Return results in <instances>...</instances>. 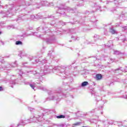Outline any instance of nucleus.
<instances>
[{
  "label": "nucleus",
  "mask_w": 127,
  "mask_h": 127,
  "mask_svg": "<svg viewBox=\"0 0 127 127\" xmlns=\"http://www.w3.org/2000/svg\"><path fill=\"white\" fill-rule=\"evenodd\" d=\"M52 100H57V98H56L55 96H51L47 99V101H52Z\"/></svg>",
  "instance_id": "6"
},
{
  "label": "nucleus",
  "mask_w": 127,
  "mask_h": 127,
  "mask_svg": "<svg viewBox=\"0 0 127 127\" xmlns=\"http://www.w3.org/2000/svg\"><path fill=\"white\" fill-rule=\"evenodd\" d=\"M58 127H67V125L66 124H61L58 126Z\"/></svg>",
  "instance_id": "16"
},
{
  "label": "nucleus",
  "mask_w": 127,
  "mask_h": 127,
  "mask_svg": "<svg viewBox=\"0 0 127 127\" xmlns=\"http://www.w3.org/2000/svg\"><path fill=\"white\" fill-rule=\"evenodd\" d=\"M10 87H11V88H13V86H12V85L10 86Z\"/></svg>",
  "instance_id": "40"
},
{
  "label": "nucleus",
  "mask_w": 127,
  "mask_h": 127,
  "mask_svg": "<svg viewBox=\"0 0 127 127\" xmlns=\"http://www.w3.org/2000/svg\"><path fill=\"white\" fill-rule=\"evenodd\" d=\"M104 107V106H101V107H100V109H103V108Z\"/></svg>",
  "instance_id": "36"
},
{
  "label": "nucleus",
  "mask_w": 127,
  "mask_h": 127,
  "mask_svg": "<svg viewBox=\"0 0 127 127\" xmlns=\"http://www.w3.org/2000/svg\"><path fill=\"white\" fill-rule=\"evenodd\" d=\"M54 4L53 2L49 3V5L48 6H53Z\"/></svg>",
  "instance_id": "22"
},
{
  "label": "nucleus",
  "mask_w": 127,
  "mask_h": 127,
  "mask_svg": "<svg viewBox=\"0 0 127 127\" xmlns=\"http://www.w3.org/2000/svg\"><path fill=\"white\" fill-rule=\"evenodd\" d=\"M52 52H53V51H50L49 53L48 54V55H50L51 56V55H50V54H51V53H52Z\"/></svg>",
  "instance_id": "27"
},
{
  "label": "nucleus",
  "mask_w": 127,
  "mask_h": 127,
  "mask_svg": "<svg viewBox=\"0 0 127 127\" xmlns=\"http://www.w3.org/2000/svg\"><path fill=\"white\" fill-rule=\"evenodd\" d=\"M56 40L55 39V36H51V37L46 39V42L47 44H51L56 42Z\"/></svg>",
  "instance_id": "4"
},
{
  "label": "nucleus",
  "mask_w": 127,
  "mask_h": 127,
  "mask_svg": "<svg viewBox=\"0 0 127 127\" xmlns=\"http://www.w3.org/2000/svg\"><path fill=\"white\" fill-rule=\"evenodd\" d=\"M26 6H29V5H30V3L28 2L26 3Z\"/></svg>",
  "instance_id": "26"
},
{
  "label": "nucleus",
  "mask_w": 127,
  "mask_h": 127,
  "mask_svg": "<svg viewBox=\"0 0 127 127\" xmlns=\"http://www.w3.org/2000/svg\"><path fill=\"white\" fill-rule=\"evenodd\" d=\"M123 28H124V29H125L126 30V29H127V27L124 26V27H123Z\"/></svg>",
  "instance_id": "31"
},
{
  "label": "nucleus",
  "mask_w": 127,
  "mask_h": 127,
  "mask_svg": "<svg viewBox=\"0 0 127 127\" xmlns=\"http://www.w3.org/2000/svg\"><path fill=\"white\" fill-rule=\"evenodd\" d=\"M114 54L115 55H120V54H121V53L119 51H114Z\"/></svg>",
  "instance_id": "17"
},
{
  "label": "nucleus",
  "mask_w": 127,
  "mask_h": 127,
  "mask_svg": "<svg viewBox=\"0 0 127 127\" xmlns=\"http://www.w3.org/2000/svg\"><path fill=\"white\" fill-rule=\"evenodd\" d=\"M101 114H103V112H101Z\"/></svg>",
  "instance_id": "45"
},
{
  "label": "nucleus",
  "mask_w": 127,
  "mask_h": 127,
  "mask_svg": "<svg viewBox=\"0 0 127 127\" xmlns=\"http://www.w3.org/2000/svg\"><path fill=\"white\" fill-rule=\"evenodd\" d=\"M56 118H57V119H65V116H64V115H59V116H57V117H56Z\"/></svg>",
  "instance_id": "13"
},
{
  "label": "nucleus",
  "mask_w": 127,
  "mask_h": 127,
  "mask_svg": "<svg viewBox=\"0 0 127 127\" xmlns=\"http://www.w3.org/2000/svg\"><path fill=\"white\" fill-rule=\"evenodd\" d=\"M123 98H124V99H127V95H126V96H123Z\"/></svg>",
  "instance_id": "30"
},
{
  "label": "nucleus",
  "mask_w": 127,
  "mask_h": 127,
  "mask_svg": "<svg viewBox=\"0 0 127 127\" xmlns=\"http://www.w3.org/2000/svg\"><path fill=\"white\" fill-rule=\"evenodd\" d=\"M51 58H52V56H51Z\"/></svg>",
  "instance_id": "44"
},
{
  "label": "nucleus",
  "mask_w": 127,
  "mask_h": 127,
  "mask_svg": "<svg viewBox=\"0 0 127 127\" xmlns=\"http://www.w3.org/2000/svg\"><path fill=\"white\" fill-rule=\"evenodd\" d=\"M15 66H17V64L16 62H14L13 64H12V67H15Z\"/></svg>",
  "instance_id": "19"
},
{
  "label": "nucleus",
  "mask_w": 127,
  "mask_h": 127,
  "mask_svg": "<svg viewBox=\"0 0 127 127\" xmlns=\"http://www.w3.org/2000/svg\"><path fill=\"white\" fill-rule=\"evenodd\" d=\"M41 28H42V27H39L38 28V30H40V29H41Z\"/></svg>",
  "instance_id": "33"
},
{
  "label": "nucleus",
  "mask_w": 127,
  "mask_h": 127,
  "mask_svg": "<svg viewBox=\"0 0 127 127\" xmlns=\"http://www.w3.org/2000/svg\"><path fill=\"white\" fill-rule=\"evenodd\" d=\"M11 27H13V25H9L7 26V29H10Z\"/></svg>",
  "instance_id": "20"
},
{
  "label": "nucleus",
  "mask_w": 127,
  "mask_h": 127,
  "mask_svg": "<svg viewBox=\"0 0 127 127\" xmlns=\"http://www.w3.org/2000/svg\"><path fill=\"white\" fill-rule=\"evenodd\" d=\"M116 60L113 59H110V61H112V62H116Z\"/></svg>",
  "instance_id": "28"
},
{
  "label": "nucleus",
  "mask_w": 127,
  "mask_h": 127,
  "mask_svg": "<svg viewBox=\"0 0 127 127\" xmlns=\"http://www.w3.org/2000/svg\"><path fill=\"white\" fill-rule=\"evenodd\" d=\"M30 86L32 88V89L34 90V88L35 87V86H36V85L35 83H33L32 84H30Z\"/></svg>",
  "instance_id": "14"
},
{
  "label": "nucleus",
  "mask_w": 127,
  "mask_h": 127,
  "mask_svg": "<svg viewBox=\"0 0 127 127\" xmlns=\"http://www.w3.org/2000/svg\"><path fill=\"white\" fill-rule=\"evenodd\" d=\"M116 26H120V24H117Z\"/></svg>",
  "instance_id": "35"
},
{
  "label": "nucleus",
  "mask_w": 127,
  "mask_h": 127,
  "mask_svg": "<svg viewBox=\"0 0 127 127\" xmlns=\"http://www.w3.org/2000/svg\"><path fill=\"white\" fill-rule=\"evenodd\" d=\"M0 63H3V62H4V61H3V60H2L1 61H0Z\"/></svg>",
  "instance_id": "34"
},
{
  "label": "nucleus",
  "mask_w": 127,
  "mask_h": 127,
  "mask_svg": "<svg viewBox=\"0 0 127 127\" xmlns=\"http://www.w3.org/2000/svg\"><path fill=\"white\" fill-rule=\"evenodd\" d=\"M15 44L16 45H22V42H21V41H17L15 42Z\"/></svg>",
  "instance_id": "12"
},
{
  "label": "nucleus",
  "mask_w": 127,
  "mask_h": 127,
  "mask_svg": "<svg viewBox=\"0 0 127 127\" xmlns=\"http://www.w3.org/2000/svg\"><path fill=\"white\" fill-rule=\"evenodd\" d=\"M80 123L77 122L73 125V126H79V125H80Z\"/></svg>",
  "instance_id": "23"
},
{
  "label": "nucleus",
  "mask_w": 127,
  "mask_h": 127,
  "mask_svg": "<svg viewBox=\"0 0 127 127\" xmlns=\"http://www.w3.org/2000/svg\"><path fill=\"white\" fill-rule=\"evenodd\" d=\"M34 8H40L41 6H48L49 2L47 1H42L33 3Z\"/></svg>",
  "instance_id": "3"
},
{
  "label": "nucleus",
  "mask_w": 127,
  "mask_h": 127,
  "mask_svg": "<svg viewBox=\"0 0 127 127\" xmlns=\"http://www.w3.org/2000/svg\"><path fill=\"white\" fill-rule=\"evenodd\" d=\"M51 93H52V92H50V93H49V95H51Z\"/></svg>",
  "instance_id": "38"
},
{
  "label": "nucleus",
  "mask_w": 127,
  "mask_h": 127,
  "mask_svg": "<svg viewBox=\"0 0 127 127\" xmlns=\"http://www.w3.org/2000/svg\"><path fill=\"white\" fill-rule=\"evenodd\" d=\"M57 12L60 13V14H61L63 16H65V15H66L65 12H71L73 13L74 11V10L70 7H67L66 9H64V7H59Z\"/></svg>",
  "instance_id": "2"
},
{
  "label": "nucleus",
  "mask_w": 127,
  "mask_h": 127,
  "mask_svg": "<svg viewBox=\"0 0 127 127\" xmlns=\"http://www.w3.org/2000/svg\"><path fill=\"white\" fill-rule=\"evenodd\" d=\"M1 91H3V89L2 88V87L0 86V92Z\"/></svg>",
  "instance_id": "29"
},
{
  "label": "nucleus",
  "mask_w": 127,
  "mask_h": 127,
  "mask_svg": "<svg viewBox=\"0 0 127 127\" xmlns=\"http://www.w3.org/2000/svg\"><path fill=\"white\" fill-rule=\"evenodd\" d=\"M102 75L101 74H96V79L101 80L102 79Z\"/></svg>",
  "instance_id": "9"
},
{
  "label": "nucleus",
  "mask_w": 127,
  "mask_h": 127,
  "mask_svg": "<svg viewBox=\"0 0 127 127\" xmlns=\"http://www.w3.org/2000/svg\"><path fill=\"white\" fill-rule=\"evenodd\" d=\"M114 71H122V72H126L125 70L123 69V67H120L116 69H115Z\"/></svg>",
  "instance_id": "8"
},
{
  "label": "nucleus",
  "mask_w": 127,
  "mask_h": 127,
  "mask_svg": "<svg viewBox=\"0 0 127 127\" xmlns=\"http://www.w3.org/2000/svg\"><path fill=\"white\" fill-rule=\"evenodd\" d=\"M87 85H89V82L88 81H84L81 83V86L82 87H86Z\"/></svg>",
  "instance_id": "7"
},
{
  "label": "nucleus",
  "mask_w": 127,
  "mask_h": 127,
  "mask_svg": "<svg viewBox=\"0 0 127 127\" xmlns=\"http://www.w3.org/2000/svg\"><path fill=\"white\" fill-rule=\"evenodd\" d=\"M76 40H79V38H76Z\"/></svg>",
  "instance_id": "39"
},
{
  "label": "nucleus",
  "mask_w": 127,
  "mask_h": 127,
  "mask_svg": "<svg viewBox=\"0 0 127 127\" xmlns=\"http://www.w3.org/2000/svg\"><path fill=\"white\" fill-rule=\"evenodd\" d=\"M38 89H39V90H43V91H46V88L44 87H43V86H40L38 87Z\"/></svg>",
  "instance_id": "11"
},
{
  "label": "nucleus",
  "mask_w": 127,
  "mask_h": 127,
  "mask_svg": "<svg viewBox=\"0 0 127 127\" xmlns=\"http://www.w3.org/2000/svg\"><path fill=\"white\" fill-rule=\"evenodd\" d=\"M59 95H60L59 94H58L57 96H59Z\"/></svg>",
  "instance_id": "41"
},
{
  "label": "nucleus",
  "mask_w": 127,
  "mask_h": 127,
  "mask_svg": "<svg viewBox=\"0 0 127 127\" xmlns=\"http://www.w3.org/2000/svg\"><path fill=\"white\" fill-rule=\"evenodd\" d=\"M73 40H75V39H73Z\"/></svg>",
  "instance_id": "43"
},
{
  "label": "nucleus",
  "mask_w": 127,
  "mask_h": 127,
  "mask_svg": "<svg viewBox=\"0 0 127 127\" xmlns=\"http://www.w3.org/2000/svg\"><path fill=\"white\" fill-rule=\"evenodd\" d=\"M36 62L37 63H38V60H36Z\"/></svg>",
  "instance_id": "37"
},
{
  "label": "nucleus",
  "mask_w": 127,
  "mask_h": 127,
  "mask_svg": "<svg viewBox=\"0 0 127 127\" xmlns=\"http://www.w3.org/2000/svg\"><path fill=\"white\" fill-rule=\"evenodd\" d=\"M126 19V20H127V19Z\"/></svg>",
  "instance_id": "48"
},
{
  "label": "nucleus",
  "mask_w": 127,
  "mask_h": 127,
  "mask_svg": "<svg viewBox=\"0 0 127 127\" xmlns=\"http://www.w3.org/2000/svg\"><path fill=\"white\" fill-rule=\"evenodd\" d=\"M34 35H36L37 37H41V35H39V36L37 35V32H35L34 33Z\"/></svg>",
  "instance_id": "21"
},
{
  "label": "nucleus",
  "mask_w": 127,
  "mask_h": 127,
  "mask_svg": "<svg viewBox=\"0 0 127 127\" xmlns=\"http://www.w3.org/2000/svg\"><path fill=\"white\" fill-rule=\"evenodd\" d=\"M29 111H30L31 113H34V116L30 117V119L27 120L21 121V122L17 125L18 127L19 126H25L27 124L30 123H39V124L42 127L43 124H44V119H43V113H41L38 111H35L34 108L31 107H28Z\"/></svg>",
  "instance_id": "1"
},
{
  "label": "nucleus",
  "mask_w": 127,
  "mask_h": 127,
  "mask_svg": "<svg viewBox=\"0 0 127 127\" xmlns=\"http://www.w3.org/2000/svg\"><path fill=\"white\" fill-rule=\"evenodd\" d=\"M19 56H20V57H22V56H24V51H20V54H19Z\"/></svg>",
  "instance_id": "15"
},
{
  "label": "nucleus",
  "mask_w": 127,
  "mask_h": 127,
  "mask_svg": "<svg viewBox=\"0 0 127 127\" xmlns=\"http://www.w3.org/2000/svg\"><path fill=\"white\" fill-rule=\"evenodd\" d=\"M71 38H73V37H72V36L71 37Z\"/></svg>",
  "instance_id": "46"
},
{
  "label": "nucleus",
  "mask_w": 127,
  "mask_h": 127,
  "mask_svg": "<svg viewBox=\"0 0 127 127\" xmlns=\"http://www.w3.org/2000/svg\"><path fill=\"white\" fill-rule=\"evenodd\" d=\"M68 66H58V69L60 71L61 73H64L67 69H68Z\"/></svg>",
  "instance_id": "5"
},
{
  "label": "nucleus",
  "mask_w": 127,
  "mask_h": 127,
  "mask_svg": "<svg viewBox=\"0 0 127 127\" xmlns=\"http://www.w3.org/2000/svg\"><path fill=\"white\" fill-rule=\"evenodd\" d=\"M94 37H97V38H99V36H98L97 35H95Z\"/></svg>",
  "instance_id": "32"
},
{
  "label": "nucleus",
  "mask_w": 127,
  "mask_h": 127,
  "mask_svg": "<svg viewBox=\"0 0 127 127\" xmlns=\"http://www.w3.org/2000/svg\"><path fill=\"white\" fill-rule=\"evenodd\" d=\"M34 18H35V16L32 15H31V19H34Z\"/></svg>",
  "instance_id": "24"
},
{
  "label": "nucleus",
  "mask_w": 127,
  "mask_h": 127,
  "mask_svg": "<svg viewBox=\"0 0 127 127\" xmlns=\"http://www.w3.org/2000/svg\"><path fill=\"white\" fill-rule=\"evenodd\" d=\"M10 85H15V81L14 80H11L10 81Z\"/></svg>",
  "instance_id": "18"
},
{
  "label": "nucleus",
  "mask_w": 127,
  "mask_h": 127,
  "mask_svg": "<svg viewBox=\"0 0 127 127\" xmlns=\"http://www.w3.org/2000/svg\"><path fill=\"white\" fill-rule=\"evenodd\" d=\"M110 32H111V33H112V34H115V33H117V31H116V30H115L112 28H110Z\"/></svg>",
  "instance_id": "10"
},
{
  "label": "nucleus",
  "mask_w": 127,
  "mask_h": 127,
  "mask_svg": "<svg viewBox=\"0 0 127 127\" xmlns=\"http://www.w3.org/2000/svg\"><path fill=\"white\" fill-rule=\"evenodd\" d=\"M42 63H43L44 64V63H47V61L44 60L42 61Z\"/></svg>",
  "instance_id": "25"
},
{
  "label": "nucleus",
  "mask_w": 127,
  "mask_h": 127,
  "mask_svg": "<svg viewBox=\"0 0 127 127\" xmlns=\"http://www.w3.org/2000/svg\"><path fill=\"white\" fill-rule=\"evenodd\" d=\"M45 32H46V30H45Z\"/></svg>",
  "instance_id": "42"
},
{
  "label": "nucleus",
  "mask_w": 127,
  "mask_h": 127,
  "mask_svg": "<svg viewBox=\"0 0 127 127\" xmlns=\"http://www.w3.org/2000/svg\"><path fill=\"white\" fill-rule=\"evenodd\" d=\"M37 84H38V82H36Z\"/></svg>",
  "instance_id": "47"
}]
</instances>
